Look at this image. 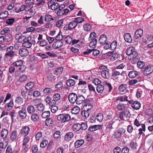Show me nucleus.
<instances>
[{
  "label": "nucleus",
  "instance_id": "obj_1",
  "mask_svg": "<svg viewBox=\"0 0 153 153\" xmlns=\"http://www.w3.org/2000/svg\"><path fill=\"white\" fill-rule=\"evenodd\" d=\"M126 54L128 56V58L132 60L136 58L138 55L134 47H131L128 48L126 51Z\"/></svg>",
  "mask_w": 153,
  "mask_h": 153
},
{
  "label": "nucleus",
  "instance_id": "obj_2",
  "mask_svg": "<svg viewBox=\"0 0 153 153\" xmlns=\"http://www.w3.org/2000/svg\"><path fill=\"white\" fill-rule=\"evenodd\" d=\"M33 42L34 43L35 42L34 40H31V37L28 36L25 37L23 41L22 46L27 48H30L32 45Z\"/></svg>",
  "mask_w": 153,
  "mask_h": 153
},
{
  "label": "nucleus",
  "instance_id": "obj_3",
  "mask_svg": "<svg viewBox=\"0 0 153 153\" xmlns=\"http://www.w3.org/2000/svg\"><path fill=\"white\" fill-rule=\"evenodd\" d=\"M30 131V128L28 126H23L20 130V134L24 137L27 136Z\"/></svg>",
  "mask_w": 153,
  "mask_h": 153
},
{
  "label": "nucleus",
  "instance_id": "obj_4",
  "mask_svg": "<svg viewBox=\"0 0 153 153\" xmlns=\"http://www.w3.org/2000/svg\"><path fill=\"white\" fill-rule=\"evenodd\" d=\"M21 110L19 111L18 112V114L21 118L22 119H25L27 116V113L25 108L22 107L21 108Z\"/></svg>",
  "mask_w": 153,
  "mask_h": 153
},
{
  "label": "nucleus",
  "instance_id": "obj_5",
  "mask_svg": "<svg viewBox=\"0 0 153 153\" xmlns=\"http://www.w3.org/2000/svg\"><path fill=\"white\" fill-rule=\"evenodd\" d=\"M48 5L49 7H50L52 10H56L59 7V4L58 3L54 2L52 0L49 2L48 3Z\"/></svg>",
  "mask_w": 153,
  "mask_h": 153
},
{
  "label": "nucleus",
  "instance_id": "obj_6",
  "mask_svg": "<svg viewBox=\"0 0 153 153\" xmlns=\"http://www.w3.org/2000/svg\"><path fill=\"white\" fill-rule=\"evenodd\" d=\"M19 53L21 57H26L28 55L29 51L27 49L22 48L19 50Z\"/></svg>",
  "mask_w": 153,
  "mask_h": 153
},
{
  "label": "nucleus",
  "instance_id": "obj_7",
  "mask_svg": "<svg viewBox=\"0 0 153 153\" xmlns=\"http://www.w3.org/2000/svg\"><path fill=\"white\" fill-rule=\"evenodd\" d=\"M25 37L20 33H17L15 36V39L17 42L18 43L22 42Z\"/></svg>",
  "mask_w": 153,
  "mask_h": 153
},
{
  "label": "nucleus",
  "instance_id": "obj_8",
  "mask_svg": "<svg viewBox=\"0 0 153 153\" xmlns=\"http://www.w3.org/2000/svg\"><path fill=\"white\" fill-rule=\"evenodd\" d=\"M68 98L71 103H74L76 101L77 95L74 93H71L68 96Z\"/></svg>",
  "mask_w": 153,
  "mask_h": 153
},
{
  "label": "nucleus",
  "instance_id": "obj_9",
  "mask_svg": "<svg viewBox=\"0 0 153 153\" xmlns=\"http://www.w3.org/2000/svg\"><path fill=\"white\" fill-rule=\"evenodd\" d=\"M45 102L51 106L55 105L56 102L53 99H52L49 96H47L45 100Z\"/></svg>",
  "mask_w": 153,
  "mask_h": 153
},
{
  "label": "nucleus",
  "instance_id": "obj_10",
  "mask_svg": "<svg viewBox=\"0 0 153 153\" xmlns=\"http://www.w3.org/2000/svg\"><path fill=\"white\" fill-rule=\"evenodd\" d=\"M57 119L58 120L61 121L62 123L66 122L67 121V114H60L58 116Z\"/></svg>",
  "mask_w": 153,
  "mask_h": 153
},
{
  "label": "nucleus",
  "instance_id": "obj_11",
  "mask_svg": "<svg viewBox=\"0 0 153 153\" xmlns=\"http://www.w3.org/2000/svg\"><path fill=\"white\" fill-rule=\"evenodd\" d=\"M143 34V31L142 29H139L137 30L134 33V38L138 39L141 37Z\"/></svg>",
  "mask_w": 153,
  "mask_h": 153
},
{
  "label": "nucleus",
  "instance_id": "obj_12",
  "mask_svg": "<svg viewBox=\"0 0 153 153\" xmlns=\"http://www.w3.org/2000/svg\"><path fill=\"white\" fill-rule=\"evenodd\" d=\"M153 71V67L151 65L147 66L145 68L144 74L145 75H147L151 73Z\"/></svg>",
  "mask_w": 153,
  "mask_h": 153
},
{
  "label": "nucleus",
  "instance_id": "obj_13",
  "mask_svg": "<svg viewBox=\"0 0 153 153\" xmlns=\"http://www.w3.org/2000/svg\"><path fill=\"white\" fill-rule=\"evenodd\" d=\"M102 76L105 78L108 79L109 77L110 74L108 69L104 70L101 72Z\"/></svg>",
  "mask_w": 153,
  "mask_h": 153
},
{
  "label": "nucleus",
  "instance_id": "obj_14",
  "mask_svg": "<svg viewBox=\"0 0 153 153\" xmlns=\"http://www.w3.org/2000/svg\"><path fill=\"white\" fill-rule=\"evenodd\" d=\"M102 126L101 125H94L90 126L88 128V129L90 131H93L98 129H102Z\"/></svg>",
  "mask_w": 153,
  "mask_h": 153
},
{
  "label": "nucleus",
  "instance_id": "obj_15",
  "mask_svg": "<svg viewBox=\"0 0 153 153\" xmlns=\"http://www.w3.org/2000/svg\"><path fill=\"white\" fill-rule=\"evenodd\" d=\"M1 138L4 140L7 137L8 131L7 129L4 128L3 129L1 132Z\"/></svg>",
  "mask_w": 153,
  "mask_h": 153
},
{
  "label": "nucleus",
  "instance_id": "obj_16",
  "mask_svg": "<svg viewBox=\"0 0 153 153\" xmlns=\"http://www.w3.org/2000/svg\"><path fill=\"white\" fill-rule=\"evenodd\" d=\"M85 100V98L82 95L77 96L76 103L77 104H80L83 103Z\"/></svg>",
  "mask_w": 153,
  "mask_h": 153
},
{
  "label": "nucleus",
  "instance_id": "obj_17",
  "mask_svg": "<svg viewBox=\"0 0 153 153\" xmlns=\"http://www.w3.org/2000/svg\"><path fill=\"white\" fill-rule=\"evenodd\" d=\"M62 45V42L61 41H57L53 43L52 46L54 49H57L61 47Z\"/></svg>",
  "mask_w": 153,
  "mask_h": 153
},
{
  "label": "nucleus",
  "instance_id": "obj_18",
  "mask_svg": "<svg viewBox=\"0 0 153 153\" xmlns=\"http://www.w3.org/2000/svg\"><path fill=\"white\" fill-rule=\"evenodd\" d=\"M131 106L134 109L138 110L140 107L141 104L139 102L135 101L131 104Z\"/></svg>",
  "mask_w": 153,
  "mask_h": 153
},
{
  "label": "nucleus",
  "instance_id": "obj_19",
  "mask_svg": "<svg viewBox=\"0 0 153 153\" xmlns=\"http://www.w3.org/2000/svg\"><path fill=\"white\" fill-rule=\"evenodd\" d=\"M17 132L16 130L12 131L10 134V138L11 140H15L17 138Z\"/></svg>",
  "mask_w": 153,
  "mask_h": 153
},
{
  "label": "nucleus",
  "instance_id": "obj_20",
  "mask_svg": "<svg viewBox=\"0 0 153 153\" xmlns=\"http://www.w3.org/2000/svg\"><path fill=\"white\" fill-rule=\"evenodd\" d=\"M127 85L126 84H122L119 87V90L120 93L122 94L125 93L126 91V88Z\"/></svg>",
  "mask_w": 153,
  "mask_h": 153
},
{
  "label": "nucleus",
  "instance_id": "obj_21",
  "mask_svg": "<svg viewBox=\"0 0 153 153\" xmlns=\"http://www.w3.org/2000/svg\"><path fill=\"white\" fill-rule=\"evenodd\" d=\"M35 105L36 106V111L38 113H41L45 108V106L42 103L37 104Z\"/></svg>",
  "mask_w": 153,
  "mask_h": 153
},
{
  "label": "nucleus",
  "instance_id": "obj_22",
  "mask_svg": "<svg viewBox=\"0 0 153 153\" xmlns=\"http://www.w3.org/2000/svg\"><path fill=\"white\" fill-rule=\"evenodd\" d=\"M124 39L126 42L131 43L132 41V38L130 34L128 33H125L124 36Z\"/></svg>",
  "mask_w": 153,
  "mask_h": 153
},
{
  "label": "nucleus",
  "instance_id": "obj_23",
  "mask_svg": "<svg viewBox=\"0 0 153 153\" xmlns=\"http://www.w3.org/2000/svg\"><path fill=\"white\" fill-rule=\"evenodd\" d=\"M107 40V37L106 35L103 34L100 36L99 39V42L101 44H103Z\"/></svg>",
  "mask_w": 153,
  "mask_h": 153
},
{
  "label": "nucleus",
  "instance_id": "obj_24",
  "mask_svg": "<svg viewBox=\"0 0 153 153\" xmlns=\"http://www.w3.org/2000/svg\"><path fill=\"white\" fill-rule=\"evenodd\" d=\"M13 106V100H10L7 103H6L5 105V109L7 111L10 110Z\"/></svg>",
  "mask_w": 153,
  "mask_h": 153
},
{
  "label": "nucleus",
  "instance_id": "obj_25",
  "mask_svg": "<svg viewBox=\"0 0 153 153\" xmlns=\"http://www.w3.org/2000/svg\"><path fill=\"white\" fill-rule=\"evenodd\" d=\"M35 85L34 83L33 82H30L27 83L25 85V88L27 90H30L32 89Z\"/></svg>",
  "mask_w": 153,
  "mask_h": 153
},
{
  "label": "nucleus",
  "instance_id": "obj_26",
  "mask_svg": "<svg viewBox=\"0 0 153 153\" xmlns=\"http://www.w3.org/2000/svg\"><path fill=\"white\" fill-rule=\"evenodd\" d=\"M63 70L62 67H60L56 68L53 71V73L56 75H59L62 74Z\"/></svg>",
  "mask_w": 153,
  "mask_h": 153
},
{
  "label": "nucleus",
  "instance_id": "obj_27",
  "mask_svg": "<svg viewBox=\"0 0 153 153\" xmlns=\"http://www.w3.org/2000/svg\"><path fill=\"white\" fill-rule=\"evenodd\" d=\"M84 141L82 139L76 141L74 143V146L76 148L81 146L84 143Z\"/></svg>",
  "mask_w": 153,
  "mask_h": 153
},
{
  "label": "nucleus",
  "instance_id": "obj_28",
  "mask_svg": "<svg viewBox=\"0 0 153 153\" xmlns=\"http://www.w3.org/2000/svg\"><path fill=\"white\" fill-rule=\"evenodd\" d=\"M127 98V97L125 95L119 97L117 98L115 102H117L119 101L121 102L128 101Z\"/></svg>",
  "mask_w": 153,
  "mask_h": 153
},
{
  "label": "nucleus",
  "instance_id": "obj_29",
  "mask_svg": "<svg viewBox=\"0 0 153 153\" xmlns=\"http://www.w3.org/2000/svg\"><path fill=\"white\" fill-rule=\"evenodd\" d=\"M138 75V73L136 71H130L128 74V76L130 78H134Z\"/></svg>",
  "mask_w": 153,
  "mask_h": 153
},
{
  "label": "nucleus",
  "instance_id": "obj_30",
  "mask_svg": "<svg viewBox=\"0 0 153 153\" xmlns=\"http://www.w3.org/2000/svg\"><path fill=\"white\" fill-rule=\"evenodd\" d=\"M27 110L29 114H32L35 112V110L34 107L33 106L30 105L27 107Z\"/></svg>",
  "mask_w": 153,
  "mask_h": 153
},
{
  "label": "nucleus",
  "instance_id": "obj_31",
  "mask_svg": "<svg viewBox=\"0 0 153 153\" xmlns=\"http://www.w3.org/2000/svg\"><path fill=\"white\" fill-rule=\"evenodd\" d=\"M126 104L120 103L117 106V109L118 111H123L126 109Z\"/></svg>",
  "mask_w": 153,
  "mask_h": 153
},
{
  "label": "nucleus",
  "instance_id": "obj_32",
  "mask_svg": "<svg viewBox=\"0 0 153 153\" xmlns=\"http://www.w3.org/2000/svg\"><path fill=\"white\" fill-rule=\"evenodd\" d=\"M67 10V8L64 10H61V9H59V10L57 11V14L59 16H62L64 15H66L67 13V11H66Z\"/></svg>",
  "mask_w": 153,
  "mask_h": 153
},
{
  "label": "nucleus",
  "instance_id": "obj_33",
  "mask_svg": "<svg viewBox=\"0 0 153 153\" xmlns=\"http://www.w3.org/2000/svg\"><path fill=\"white\" fill-rule=\"evenodd\" d=\"M92 107V105L90 103L85 104L83 107V109L84 110H87L89 111Z\"/></svg>",
  "mask_w": 153,
  "mask_h": 153
},
{
  "label": "nucleus",
  "instance_id": "obj_34",
  "mask_svg": "<svg viewBox=\"0 0 153 153\" xmlns=\"http://www.w3.org/2000/svg\"><path fill=\"white\" fill-rule=\"evenodd\" d=\"M97 91L98 93H102L104 91V87L101 84L98 85L97 87Z\"/></svg>",
  "mask_w": 153,
  "mask_h": 153
},
{
  "label": "nucleus",
  "instance_id": "obj_35",
  "mask_svg": "<svg viewBox=\"0 0 153 153\" xmlns=\"http://www.w3.org/2000/svg\"><path fill=\"white\" fill-rule=\"evenodd\" d=\"M17 151L16 150H13L11 146H8L6 150V153H17Z\"/></svg>",
  "mask_w": 153,
  "mask_h": 153
},
{
  "label": "nucleus",
  "instance_id": "obj_36",
  "mask_svg": "<svg viewBox=\"0 0 153 153\" xmlns=\"http://www.w3.org/2000/svg\"><path fill=\"white\" fill-rule=\"evenodd\" d=\"M80 111V108L78 106L74 107L71 109V112L72 114H78Z\"/></svg>",
  "mask_w": 153,
  "mask_h": 153
},
{
  "label": "nucleus",
  "instance_id": "obj_37",
  "mask_svg": "<svg viewBox=\"0 0 153 153\" xmlns=\"http://www.w3.org/2000/svg\"><path fill=\"white\" fill-rule=\"evenodd\" d=\"M90 113L87 110H83L82 111L81 114L82 117L84 119H86L88 117Z\"/></svg>",
  "mask_w": 153,
  "mask_h": 153
},
{
  "label": "nucleus",
  "instance_id": "obj_38",
  "mask_svg": "<svg viewBox=\"0 0 153 153\" xmlns=\"http://www.w3.org/2000/svg\"><path fill=\"white\" fill-rule=\"evenodd\" d=\"M45 0H36V1L38 2L35 4L36 7H39L41 6L44 5L45 3Z\"/></svg>",
  "mask_w": 153,
  "mask_h": 153
},
{
  "label": "nucleus",
  "instance_id": "obj_39",
  "mask_svg": "<svg viewBox=\"0 0 153 153\" xmlns=\"http://www.w3.org/2000/svg\"><path fill=\"white\" fill-rule=\"evenodd\" d=\"M14 56V52L13 53L6 52L5 54V57L8 59H11Z\"/></svg>",
  "mask_w": 153,
  "mask_h": 153
},
{
  "label": "nucleus",
  "instance_id": "obj_40",
  "mask_svg": "<svg viewBox=\"0 0 153 153\" xmlns=\"http://www.w3.org/2000/svg\"><path fill=\"white\" fill-rule=\"evenodd\" d=\"M27 79V75L24 74L20 76L19 81L21 82H23L26 81Z\"/></svg>",
  "mask_w": 153,
  "mask_h": 153
},
{
  "label": "nucleus",
  "instance_id": "obj_41",
  "mask_svg": "<svg viewBox=\"0 0 153 153\" xmlns=\"http://www.w3.org/2000/svg\"><path fill=\"white\" fill-rule=\"evenodd\" d=\"M77 25V23L74 21L71 22L69 24L68 28L71 29L74 28Z\"/></svg>",
  "mask_w": 153,
  "mask_h": 153
},
{
  "label": "nucleus",
  "instance_id": "obj_42",
  "mask_svg": "<svg viewBox=\"0 0 153 153\" xmlns=\"http://www.w3.org/2000/svg\"><path fill=\"white\" fill-rule=\"evenodd\" d=\"M31 119L33 121H37L39 120V116L37 114L33 113L31 116Z\"/></svg>",
  "mask_w": 153,
  "mask_h": 153
},
{
  "label": "nucleus",
  "instance_id": "obj_43",
  "mask_svg": "<svg viewBox=\"0 0 153 153\" xmlns=\"http://www.w3.org/2000/svg\"><path fill=\"white\" fill-rule=\"evenodd\" d=\"M97 36L96 34L94 32L91 33L90 34L88 40L89 41L97 40L95 39Z\"/></svg>",
  "mask_w": 153,
  "mask_h": 153
},
{
  "label": "nucleus",
  "instance_id": "obj_44",
  "mask_svg": "<svg viewBox=\"0 0 153 153\" xmlns=\"http://www.w3.org/2000/svg\"><path fill=\"white\" fill-rule=\"evenodd\" d=\"M84 30L86 31H90L91 29V26L89 24H85L83 26Z\"/></svg>",
  "mask_w": 153,
  "mask_h": 153
},
{
  "label": "nucleus",
  "instance_id": "obj_45",
  "mask_svg": "<svg viewBox=\"0 0 153 153\" xmlns=\"http://www.w3.org/2000/svg\"><path fill=\"white\" fill-rule=\"evenodd\" d=\"M81 127L80 124L78 123L74 124L72 126L73 130L75 131H78L81 129Z\"/></svg>",
  "mask_w": 153,
  "mask_h": 153
},
{
  "label": "nucleus",
  "instance_id": "obj_46",
  "mask_svg": "<svg viewBox=\"0 0 153 153\" xmlns=\"http://www.w3.org/2000/svg\"><path fill=\"white\" fill-rule=\"evenodd\" d=\"M89 41L90 42L89 44V46L92 48H95L97 42V40H91Z\"/></svg>",
  "mask_w": 153,
  "mask_h": 153
},
{
  "label": "nucleus",
  "instance_id": "obj_47",
  "mask_svg": "<svg viewBox=\"0 0 153 153\" xmlns=\"http://www.w3.org/2000/svg\"><path fill=\"white\" fill-rule=\"evenodd\" d=\"M45 20L46 22H49L53 20V19L50 15L46 14L45 17Z\"/></svg>",
  "mask_w": 153,
  "mask_h": 153
},
{
  "label": "nucleus",
  "instance_id": "obj_48",
  "mask_svg": "<svg viewBox=\"0 0 153 153\" xmlns=\"http://www.w3.org/2000/svg\"><path fill=\"white\" fill-rule=\"evenodd\" d=\"M119 117L121 120H126L127 117L125 112L124 111L121 112L120 114Z\"/></svg>",
  "mask_w": 153,
  "mask_h": 153
},
{
  "label": "nucleus",
  "instance_id": "obj_49",
  "mask_svg": "<svg viewBox=\"0 0 153 153\" xmlns=\"http://www.w3.org/2000/svg\"><path fill=\"white\" fill-rule=\"evenodd\" d=\"M30 140V137L28 136L25 137L23 140L22 145H28V144Z\"/></svg>",
  "mask_w": 153,
  "mask_h": 153
},
{
  "label": "nucleus",
  "instance_id": "obj_50",
  "mask_svg": "<svg viewBox=\"0 0 153 153\" xmlns=\"http://www.w3.org/2000/svg\"><path fill=\"white\" fill-rule=\"evenodd\" d=\"M23 102V100L21 97H17L15 100V102L19 105L22 104Z\"/></svg>",
  "mask_w": 153,
  "mask_h": 153
},
{
  "label": "nucleus",
  "instance_id": "obj_51",
  "mask_svg": "<svg viewBox=\"0 0 153 153\" xmlns=\"http://www.w3.org/2000/svg\"><path fill=\"white\" fill-rule=\"evenodd\" d=\"M27 91H25V90L24 89H21V94L22 97L25 99H27L28 98V97L27 96Z\"/></svg>",
  "mask_w": 153,
  "mask_h": 153
},
{
  "label": "nucleus",
  "instance_id": "obj_52",
  "mask_svg": "<svg viewBox=\"0 0 153 153\" xmlns=\"http://www.w3.org/2000/svg\"><path fill=\"white\" fill-rule=\"evenodd\" d=\"M10 28L8 27H5L1 31V34L2 35H4L6 33H10Z\"/></svg>",
  "mask_w": 153,
  "mask_h": 153
},
{
  "label": "nucleus",
  "instance_id": "obj_53",
  "mask_svg": "<svg viewBox=\"0 0 153 153\" xmlns=\"http://www.w3.org/2000/svg\"><path fill=\"white\" fill-rule=\"evenodd\" d=\"M8 12L7 11H5L0 13V18L1 19H3L6 18L8 16Z\"/></svg>",
  "mask_w": 153,
  "mask_h": 153
},
{
  "label": "nucleus",
  "instance_id": "obj_54",
  "mask_svg": "<svg viewBox=\"0 0 153 153\" xmlns=\"http://www.w3.org/2000/svg\"><path fill=\"white\" fill-rule=\"evenodd\" d=\"M23 62L22 60H19L13 62V66L16 67H19L22 65Z\"/></svg>",
  "mask_w": 153,
  "mask_h": 153
},
{
  "label": "nucleus",
  "instance_id": "obj_55",
  "mask_svg": "<svg viewBox=\"0 0 153 153\" xmlns=\"http://www.w3.org/2000/svg\"><path fill=\"white\" fill-rule=\"evenodd\" d=\"M103 115L101 113L98 114L96 117V119L99 122H101L103 119Z\"/></svg>",
  "mask_w": 153,
  "mask_h": 153
},
{
  "label": "nucleus",
  "instance_id": "obj_56",
  "mask_svg": "<svg viewBox=\"0 0 153 153\" xmlns=\"http://www.w3.org/2000/svg\"><path fill=\"white\" fill-rule=\"evenodd\" d=\"M50 112L49 111H45L42 114V117L44 118H47L50 116Z\"/></svg>",
  "mask_w": 153,
  "mask_h": 153
},
{
  "label": "nucleus",
  "instance_id": "obj_57",
  "mask_svg": "<svg viewBox=\"0 0 153 153\" xmlns=\"http://www.w3.org/2000/svg\"><path fill=\"white\" fill-rule=\"evenodd\" d=\"M117 45V42L116 41H114L111 43H110V48L111 50H114L116 48Z\"/></svg>",
  "mask_w": 153,
  "mask_h": 153
},
{
  "label": "nucleus",
  "instance_id": "obj_58",
  "mask_svg": "<svg viewBox=\"0 0 153 153\" xmlns=\"http://www.w3.org/2000/svg\"><path fill=\"white\" fill-rule=\"evenodd\" d=\"M4 38L5 40L7 42H9L12 39V36L10 34H7L5 35Z\"/></svg>",
  "mask_w": 153,
  "mask_h": 153
},
{
  "label": "nucleus",
  "instance_id": "obj_59",
  "mask_svg": "<svg viewBox=\"0 0 153 153\" xmlns=\"http://www.w3.org/2000/svg\"><path fill=\"white\" fill-rule=\"evenodd\" d=\"M75 84V82L74 80L70 79L68 80V86H72L74 85Z\"/></svg>",
  "mask_w": 153,
  "mask_h": 153
},
{
  "label": "nucleus",
  "instance_id": "obj_60",
  "mask_svg": "<svg viewBox=\"0 0 153 153\" xmlns=\"http://www.w3.org/2000/svg\"><path fill=\"white\" fill-rule=\"evenodd\" d=\"M15 21L13 18H10L7 19L6 21V23L9 25H12Z\"/></svg>",
  "mask_w": 153,
  "mask_h": 153
},
{
  "label": "nucleus",
  "instance_id": "obj_61",
  "mask_svg": "<svg viewBox=\"0 0 153 153\" xmlns=\"http://www.w3.org/2000/svg\"><path fill=\"white\" fill-rule=\"evenodd\" d=\"M115 122V121L113 119L111 121L107 122L106 123V127L112 129V125Z\"/></svg>",
  "mask_w": 153,
  "mask_h": 153
},
{
  "label": "nucleus",
  "instance_id": "obj_62",
  "mask_svg": "<svg viewBox=\"0 0 153 153\" xmlns=\"http://www.w3.org/2000/svg\"><path fill=\"white\" fill-rule=\"evenodd\" d=\"M53 98L54 100H55V101L56 102V101L59 100L60 99V95L58 93L55 94L53 95Z\"/></svg>",
  "mask_w": 153,
  "mask_h": 153
},
{
  "label": "nucleus",
  "instance_id": "obj_63",
  "mask_svg": "<svg viewBox=\"0 0 153 153\" xmlns=\"http://www.w3.org/2000/svg\"><path fill=\"white\" fill-rule=\"evenodd\" d=\"M48 141L46 140H44L41 143L40 146L41 148L45 147L48 144Z\"/></svg>",
  "mask_w": 153,
  "mask_h": 153
},
{
  "label": "nucleus",
  "instance_id": "obj_64",
  "mask_svg": "<svg viewBox=\"0 0 153 153\" xmlns=\"http://www.w3.org/2000/svg\"><path fill=\"white\" fill-rule=\"evenodd\" d=\"M142 128L139 129V134L141 135L143 133V131H145L146 130L145 125L144 124H143L141 125Z\"/></svg>",
  "mask_w": 153,
  "mask_h": 153
}]
</instances>
